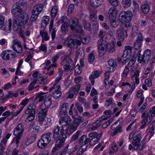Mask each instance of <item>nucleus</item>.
<instances>
[{"mask_svg": "<svg viewBox=\"0 0 155 155\" xmlns=\"http://www.w3.org/2000/svg\"><path fill=\"white\" fill-rule=\"evenodd\" d=\"M141 9L144 14H146L149 12L150 7L148 4H146L142 5L141 6Z\"/></svg>", "mask_w": 155, "mask_h": 155, "instance_id": "obj_37", "label": "nucleus"}, {"mask_svg": "<svg viewBox=\"0 0 155 155\" xmlns=\"http://www.w3.org/2000/svg\"><path fill=\"white\" fill-rule=\"evenodd\" d=\"M75 106L77 107V109H75L77 110H78L79 113H81L83 112V108L82 104H80L79 103L77 102L76 103Z\"/></svg>", "mask_w": 155, "mask_h": 155, "instance_id": "obj_50", "label": "nucleus"}, {"mask_svg": "<svg viewBox=\"0 0 155 155\" xmlns=\"http://www.w3.org/2000/svg\"><path fill=\"white\" fill-rule=\"evenodd\" d=\"M110 21L111 25L113 27L116 28L118 26V24L116 22V19L110 20Z\"/></svg>", "mask_w": 155, "mask_h": 155, "instance_id": "obj_62", "label": "nucleus"}, {"mask_svg": "<svg viewBox=\"0 0 155 155\" xmlns=\"http://www.w3.org/2000/svg\"><path fill=\"white\" fill-rule=\"evenodd\" d=\"M142 117L143 118L141 122V126L140 127L141 129L144 128L152 121V118L149 112L147 113V114L146 112H143L142 114Z\"/></svg>", "mask_w": 155, "mask_h": 155, "instance_id": "obj_15", "label": "nucleus"}, {"mask_svg": "<svg viewBox=\"0 0 155 155\" xmlns=\"http://www.w3.org/2000/svg\"><path fill=\"white\" fill-rule=\"evenodd\" d=\"M23 107H21V109H20L18 111L16 112L14 111L10 112V115H12L13 117H16L23 110Z\"/></svg>", "mask_w": 155, "mask_h": 155, "instance_id": "obj_58", "label": "nucleus"}, {"mask_svg": "<svg viewBox=\"0 0 155 155\" xmlns=\"http://www.w3.org/2000/svg\"><path fill=\"white\" fill-rule=\"evenodd\" d=\"M102 74V72L99 70H95L94 71L93 74H91L89 77V79L91 81L92 85H93L94 84V79L100 77Z\"/></svg>", "mask_w": 155, "mask_h": 155, "instance_id": "obj_17", "label": "nucleus"}, {"mask_svg": "<svg viewBox=\"0 0 155 155\" xmlns=\"http://www.w3.org/2000/svg\"><path fill=\"white\" fill-rule=\"evenodd\" d=\"M39 127L38 126H36L34 128L32 132V134L35 136H35H37V135L39 131Z\"/></svg>", "mask_w": 155, "mask_h": 155, "instance_id": "obj_61", "label": "nucleus"}, {"mask_svg": "<svg viewBox=\"0 0 155 155\" xmlns=\"http://www.w3.org/2000/svg\"><path fill=\"white\" fill-rule=\"evenodd\" d=\"M102 132H101L99 134H98L96 132H92L90 133L88 135V137L90 138L97 137H99L100 135L102 136Z\"/></svg>", "mask_w": 155, "mask_h": 155, "instance_id": "obj_48", "label": "nucleus"}, {"mask_svg": "<svg viewBox=\"0 0 155 155\" xmlns=\"http://www.w3.org/2000/svg\"><path fill=\"white\" fill-rule=\"evenodd\" d=\"M81 136L77 140V143L78 144L82 145L80 147V149L81 150V152L83 153L87 149L88 144L90 140V138L87 137V135L84 134Z\"/></svg>", "mask_w": 155, "mask_h": 155, "instance_id": "obj_10", "label": "nucleus"}, {"mask_svg": "<svg viewBox=\"0 0 155 155\" xmlns=\"http://www.w3.org/2000/svg\"><path fill=\"white\" fill-rule=\"evenodd\" d=\"M153 63L152 62L150 63L146 68L145 74L147 75L148 74L150 73V71H152L153 69Z\"/></svg>", "mask_w": 155, "mask_h": 155, "instance_id": "obj_43", "label": "nucleus"}, {"mask_svg": "<svg viewBox=\"0 0 155 155\" xmlns=\"http://www.w3.org/2000/svg\"><path fill=\"white\" fill-rule=\"evenodd\" d=\"M133 17L132 13L130 11H122L119 15V18L120 22L124 27L131 28L130 21Z\"/></svg>", "mask_w": 155, "mask_h": 155, "instance_id": "obj_5", "label": "nucleus"}, {"mask_svg": "<svg viewBox=\"0 0 155 155\" xmlns=\"http://www.w3.org/2000/svg\"><path fill=\"white\" fill-rule=\"evenodd\" d=\"M39 35L42 37V42L44 41H48L49 40L50 37L48 36V32L45 31V29H43L42 30H40Z\"/></svg>", "mask_w": 155, "mask_h": 155, "instance_id": "obj_23", "label": "nucleus"}, {"mask_svg": "<svg viewBox=\"0 0 155 155\" xmlns=\"http://www.w3.org/2000/svg\"><path fill=\"white\" fill-rule=\"evenodd\" d=\"M117 64V62L114 59H111L107 61V68L109 69L110 72H113L115 70Z\"/></svg>", "mask_w": 155, "mask_h": 155, "instance_id": "obj_16", "label": "nucleus"}, {"mask_svg": "<svg viewBox=\"0 0 155 155\" xmlns=\"http://www.w3.org/2000/svg\"><path fill=\"white\" fill-rule=\"evenodd\" d=\"M28 101V99L27 98H25L23 99L21 101L20 104L22 106L20 107V109H21L22 107H23L24 108V107L27 104Z\"/></svg>", "mask_w": 155, "mask_h": 155, "instance_id": "obj_56", "label": "nucleus"}, {"mask_svg": "<svg viewBox=\"0 0 155 155\" xmlns=\"http://www.w3.org/2000/svg\"><path fill=\"white\" fill-rule=\"evenodd\" d=\"M48 110L46 109L40 110L38 113V120L39 122L43 121L46 117Z\"/></svg>", "mask_w": 155, "mask_h": 155, "instance_id": "obj_19", "label": "nucleus"}, {"mask_svg": "<svg viewBox=\"0 0 155 155\" xmlns=\"http://www.w3.org/2000/svg\"><path fill=\"white\" fill-rule=\"evenodd\" d=\"M149 113L150 114L151 118L155 115V106L150 109Z\"/></svg>", "mask_w": 155, "mask_h": 155, "instance_id": "obj_59", "label": "nucleus"}, {"mask_svg": "<svg viewBox=\"0 0 155 155\" xmlns=\"http://www.w3.org/2000/svg\"><path fill=\"white\" fill-rule=\"evenodd\" d=\"M17 57L16 54L12 51L9 50L8 53H7V57H5L6 60L8 61L9 60H12L15 59Z\"/></svg>", "mask_w": 155, "mask_h": 155, "instance_id": "obj_33", "label": "nucleus"}, {"mask_svg": "<svg viewBox=\"0 0 155 155\" xmlns=\"http://www.w3.org/2000/svg\"><path fill=\"white\" fill-rule=\"evenodd\" d=\"M122 131V127L120 124L118 125L117 127L114 131L113 132H111V134L112 136H114L117 134L118 133H121Z\"/></svg>", "mask_w": 155, "mask_h": 155, "instance_id": "obj_36", "label": "nucleus"}, {"mask_svg": "<svg viewBox=\"0 0 155 155\" xmlns=\"http://www.w3.org/2000/svg\"><path fill=\"white\" fill-rule=\"evenodd\" d=\"M24 3L21 1L13 5L12 9V13L15 18L13 21L12 29L14 31L19 30L20 27H24L28 23L29 17L28 14L22 12L24 7Z\"/></svg>", "mask_w": 155, "mask_h": 155, "instance_id": "obj_1", "label": "nucleus"}, {"mask_svg": "<svg viewBox=\"0 0 155 155\" xmlns=\"http://www.w3.org/2000/svg\"><path fill=\"white\" fill-rule=\"evenodd\" d=\"M111 148L112 150L115 153L117 152L118 150V147L116 143L113 142L111 144Z\"/></svg>", "mask_w": 155, "mask_h": 155, "instance_id": "obj_51", "label": "nucleus"}, {"mask_svg": "<svg viewBox=\"0 0 155 155\" xmlns=\"http://www.w3.org/2000/svg\"><path fill=\"white\" fill-rule=\"evenodd\" d=\"M82 23L85 30L89 31H91V25L89 21L84 19L82 21Z\"/></svg>", "mask_w": 155, "mask_h": 155, "instance_id": "obj_25", "label": "nucleus"}, {"mask_svg": "<svg viewBox=\"0 0 155 155\" xmlns=\"http://www.w3.org/2000/svg\"><path fill=\"white\" fill-rule=\"evenodd\" d=\"M103 0H90L91 6L93 8H96L101 5Z\"/></svg>", "mask_w": 155, "mask_h": 155, "instance_id": "obj_24", "label": "nucleus"}, {"mask_svg": "<svg viewBox=\"0 0 155 155\" xmlns=\"http://www.w3.org/2000/svg\"><path fill=\"white\" fill-rule=\"evenodd\" d=\"M141 49H140L136 54V52H135L132 56V58L128 63L129 67H131L135 63L137 58V61L139 63H146L148 62L150 59L151 56V51L150 49H147L143 52V54L141 55Z\"/></svg>", "mask_w": 155, "mask_h": 155, "instance_id": "obj_3", "label": "nucleus"}, {"mask_svg": "<svg viewBox=\"0 0 155 155\" xmlns=\"http://www.w3.org/2000/svg\"><path fill=\"white\" fill-rule=\"evenodd\" d=\"M69 26V23L68 22H64L61 25V31L63 33L66 34L67 32L68 31V27Z\"/></svg>", "mask_w": 155, "mask_h": 155, "instance_id": "obj_27", "label": "nucleus"}, {"mask_svg": "<svg viewBox=\"0 0 155 155\" xmlns=\"http://www.w3.org/2000/svg\"><path fill=\"white\" fill-rule=\"evenodd\" d=\"M33 104H30L25 111V114L28 115L25 120L27 123L33 120L35 118V110L33 108Z\"/></svg>", "mask_w": 155, "mask_h": 155, "instance_id": "obj_11", "label": "nucleus"}, {"mask_svg": "<svg viewBox=\"0 0 155 155\" xmlns=\"http://www.w3.org/2000/svg\"><path fill=\"white\" fill-rule=\"evenodd\" d=\"M61 86L58 85L56 86V88L54 90L51 95L53 98L55 99H58L59 98L61 95L62 93L61 91Z\"/></svg>", "mask_w": 155, "mask_h": 155, "instance_id": "obj_20", "label": "nucleus"}, {"mask_svg": "<svg viewBox=\"0 0 155 155\" xmlns=\"http://www.w3.org/2000/svg\"><path fill=\"white\" fill-rule=\"evenodd\" d=\"M115 45L114 42L107 43L106 41L99 40L97 42L98 51L100 55H103L106 51L109 53H113L115 51Z\"/></svg>", "mask_w": 155, "mask_h": 155, "instance_id": "obj_4", "label": "nucleus"}, {"mask_svg": "<svg viewBox=\"0 0 155 155\" xmlns=\"http://www.w3.org/2000/svg\"><path fill=\"white\" fill-rule=\"evenodd\" d=\"M105 31L103 29H101L98 35V37L100 38V40L102 39L103 41H105L103 38L105 34Z\"/></svg>", "mask_w": 155, "mask_h": 155, "instance_id": "obj_55", "label": "nucleus"}, {"mask_svg": "<svg viewBox=\"0 0 155 155\" xmlns=\"http://www.w3.org/2000/svg\"><path fill=\"white\" fill-rule=\"evenodd\" d=\"M9 52V51H2V53L0 54L1 57L5 60H6V57H7V53H8Z\"/></svg>", "mask_w": 155, "mask_h": 155, "instance_id": "obj_57", "label": "nucleus"}, {"mask_svg": "<svg viewBox=\"0 0 155 155\" xmlns=\"http://www.w3.org/2000/svg\"><path fill=\"white\" fill-rule=\"evenodd\" d=\"M58 82H57L56 81V80H55V81L53 85L51 87H50L49 89V91L50 92H52L56 88V86L57 85Z\"/></svg>", "mask_w": 155, "mask_h": 155, "instance_id": "obj_63", "label": "nucleus"}, {"mask_svg": "<svg viewBox=\"0 0 155 155\" xmlns=\"http://www.w3.org/2000/svg\"><path fill=\"white\" fill-rule=\"evenodd\" d=\"M43 8L44 5L42 4H40L36 5L32 11V15L30 19L32 21L35 20L43 10Z\"/></svg>", "mask_w": 155, "mask_h": 155, "instance_id": "obj_14", "label": "nucleus"}, {"mask_svg": "<svg viewBox=\"0 0 155 155\" xmlns=\"http://www.w3.org/2000/svg\"><path fill=\"white\" fill-rule=\"evenodd\" d=\"M109 3L114 7H117L119 2L117 0H109Z\"/></svg>", "mask_w": 155, "mask_h": 155, "instance_id": "obj_53", "label": "nucleus"}, {"mask_svg": "<svg viewBox=\"0 0 155 155\" xmlns=\"http://www.w3.org/2000/svg\"><path fill=\"white\" fill-rule=\"evenodd\" d=\"M141 134L138 133L136 136L133 137V145L134 146V150H136L137 149L138 145L140 143Z\"/></svg>", "mask_w": 155, "mask_h": 155, "instance_id": "obj_18", "label": "nucleus"}, {"mask_svg": "<svg viewBox=\"0 0 155 155\" xmlns=\"http://www.w3.org/2000/svg\"><path fill=\"white\" fill-rule=\"evenodd\" d=\"M81 131H78L76 133H74L72 136L70 140L71 143H73L76 140H77L79 137L81 136Z\"/></svg>", "mask_w": 155, "mask_h": 155, "instance_id": "obj_31", "label": "nucleus"}, {"mask_svg": "<svg viewBox=\"0 0 155 155\" xmlns=\"http://www.w3.org/2000/svg\"><path fill=\"white\" fill-rule=\"evenodd\" d=\"M24 129L22 128L21 124H18L14 129L13 134L16 137L13 138L10 144V147H13V146H15L18 147Z\"/></svg>", "mask_w": 155, "mask_h": 155, "instance_id": "obj_6", "label": "nucleus"}, {"mask_svg": "<svg viewBox=\"0 0 155 155\" xmlns=\"http://www.w3.org/2000/svg\"><path fill=\"white\" fill-rule=\"evenodd\" d=\"M53 135L52 134L49 132L46 134L42 135L41 137V138L44 141L47 143L48 144L51 140V138Z\"/></svg>", "mask_w": 155, "mask_h": 155, "instance_id": "obj_22", "label": "nucleus"}, {"mask_svg": "<svg viewBox=\"0 0 155 155\" xmlns=\"http://www.w3.org/2000/svg\"><path fill=\"white\" fill-rule=\"evenodd\" d=\"M12 48L13 50L17 53H21L23 49L21 44H20V46H19V47H18V45L15 47L14 46H12Z\"/></svg>", "mask_w": 155, "mask_h": 155, "instance_id": "obj_42", "label": "nucleus"}, {"mask_svg": "<svg viewBox=\"0 0 155 155\" xmlns=\"http://www.w3.org/2000/svg\"><path fill=\"white\" fill-rule=\"evenodd\" d=\"M102 137L101 135H100L99 137H93L89 141V144L91 146H93L98 143L99 140H100L101 137Z\"/></svg>", "mask_w": 155, "mask_h": 155, "instance_id": "obj_34", "label": "nucleus"}, {"mask_svg": "<svg viewBox=\"0 0 155 155\" xmlns=\"http://www.w3.org/2000/svg\"><path fill=\"white\" fill-rule=\"evenodd\" d=\"M49 20V17L45 16L43 17V19L41 21V26L42 29H45Z\"/></svg>", "mask_w": 155, "mask_h": 155, "instance_id": "obj_28", "label": "nucleus"}, {"mask_svg": "<svg viewBox=\"0 0 155 155\" xmlns=\"http://www.w3.org/2000/svg\"><path fill=\"white\" fill-rule=\"evenodd\" d=\"M78 20L76 18H74L72 21V24L70 25L71 29L72 30H74L75 29V26H77L78 24Z\"/></svg>", "mask_w": 155, "mask_h": 155, "instance_id": "obj_39", "label": "nucleus"}, {"mask_svg": "<svg viewBox=\"0 0 155 155\" xmlns=\"http://www.w3.org/2000/svg\"><path fill=\"white\" fill-rule=\"evenodd\" d=\"M45 94V93L42 91H41L38 93L37 94H36L35 100H37V99L39 98L38 101L39 102H41L43 101L44 100H45V98L46 95L44 96H43Z\"/></svg>", "mask_w": 155, "mask_h": 155, "instance_id": "obj_30", "label": "nucleus"}, {"mask_svg": "<svg viewBox=\"0 0 155 155\" xmlns=\"http://www.w3.org/2000/svg\"><path fill=\"white\" fill-rule=\"evenodd\" d=\"M37 82V79H34V80L31 82L28 87V90L29 91H31L34 89L36 88L37 86L35 87V85L36 84Z\"/></svg>", "mask_w": 155, "mask_h": 155, "instance_id": "obj_44", "label": "nucleus"}, {"mask_svg": "<svg viewBox=\"0 0 155 155\" xmlns=\"http://www.w3.org/2000/svg\"><path fill=\"white\" fill-rule=\"evenodd\" d=\"M58 13L57 7V6H53L51 11V18H54L55 17V16Z\"/></svg>", "mask_w": 155, "mask_h": 155, "instance_id": "obj_46", "label": "nucleus"}, {"mask_svg": "<svg viewBox=\"0 0 155 155\" xmlns=\"http://www.w3.org/2000/svg\"><path fill=\"white\" fill-rule=\"evenodd\" d=\"M143 34L141 33H139V36L137 38V39L135 41V44H139V45H142L143 42Z\"/></svg>", "mask_w": 155, "mask_h": 155, "instance_id": "obj_40", "label": "nucleus"}, {"mask_svg": "<svg viewBox=\"0 0 155 155\" xmlns=\"http://www.w3.org/2000/svg\"><path fill=\"white\" fill-rule=\"evenodd\" d=\"M129 71V68H126V67H125V69L124 70L122 73L121 74L122 77H126L127 75V74Z\"/></svg>", "mask_w": 155, "mask_h": 155, "instance_id": "obj_60", "label": "nucleus"}, {"mask_svg": "<svg viewBox=\"0 0 155 155\" xmlns=\"http://www.w3.org/2000/svg\"><path fill=\"white\" fill-rule=\"evenodd\" d=\"M114 119V117H111L108 120L102 124V127L103 128H107L111 123Z\"/></svg>", "mask_w": 155, "mask_h": 155, "instance_id": "obj_45", "label": "nucleus"}, {"mask_svg": "<svg viewBox=\"0 0 155 155\" xmlns=\"http://www.w3.org/2000/svg\"><path fill=\"white\" fill-rule=\"evenodd\" d=\"M97 15L95 12H92L90 15V19L92 21H94L97 20Z\"/></svg>", "mask_w": 155, "mask_h": 155, "instance_id": "obj_54", "label": "nucleus"}, {"mask_svg": "<svg viewBox=\"0 0 155 155\" xmlns=\"http://www.w3.org/2000/svg\"><path fill=\"white\" fill-rule=\"evenodd\" d=\"M82 69L80 65L77 64L76 66L74 69V72L78 74H80L82 72Z\"/></svg>", "mask_w": 155, "mask_h": 155, "instance_id": "obj_52", "label": "nucleus"}, {"mask_svg": "<svg viewBox=\"0 0 155 155\" xmlns=\"http://www.w3.org/2000/svg\"><path fill=\"white\" fill-rule=\"evenodd\" d=\"M51 118H47L45 121H43V124L46 127H48L51 125Z\"/></svg>", "mask_w": 155, "mask_h": 155, "instance_id": "obj_47", "label": "nucleus"}, {"mask_svg": "<svg viewBox=\"0 0 155 155\" xmlns=\"http://www.w3.org/2000/svg\"><path fill=\"white\" fill-rule=\"evenodd\" d=\"M95 55L94 54L92 53L89 54L88 56V61L89 62L92 63L95 59Z\"/></svg>", "mask_w": 155, "mask_h": 155, "instance_id": "obj_49", "label": "nucleus"}, {"mask_svg": "<svg viewBox=\"0 0 155 155\" xmlns=\"http://www.w3.org/2000/svg\"><path fill=\"white\" fill-rule=\"evenodd\" d=\"M48 144L47 143L41 138L38 141L37 146L40 148L42 149L45 147Z\"/></svg>", "mask_w": 155, "mask_h": 155, "instance_id": "obj_35", "label": "nucleus"}, {"mask_svg": "<svg viewBox=\"0 0 155 155\" xmlns=\"http://www.w3.org/2000/svg\"><path fill=\"white\" fill-rule=\"evenodd\" d=\"M69 104L68 103H65L62 105L59 112L60 124L64 122L67 124H68V122L71 121V118L68 116L67 111L69 108Z\"/></svg>", "mask_w": 155, "mask_h": 155, "instance_id": "obj_7", "label": "nucleus"}, {"mask_svg": "<svg viewBox=\"0 0 155 155\" xmlns=\"http://www.w3.org/2000/svg\"><path fill=\"white\" fill-rule=\"evenodd\" d=\"M61 65L71 64V66H73L74 65V61L72 59L67 57H64L61 62Z\"/></svg>", "mask_w": 155, "mask_h": 155, "instance_id": "obj_26", "label": "nucleus"}, {"mask_svg": "<svg viewBox=\"0 0 155 155\" xmlns=\"http://www.w3.org/2000/svg\"><path fill=\"white\" fill-rule=\"evenodd\" d=\"M74 128V127L69 125L65 129V134L63 127L61 128L58 125L55 127L53 130V138L56 140L55 146L52 149L54 155H58L56 152L58 150L57 148H61L64 145L67 135L70 136L76 130Z\"/></svg>", "mask_w": 155, "mask_h": 155, "instance_id": "obj_2", "label": "nucleus"}, {"mask_svg": "<svg viewBox=\"0 0 155 155\" xmlns=\"http://www.w3.org/2000/svg\"><path fill=\"white\" fill-rule=\"evenodd\" d=\"M81 44V42L80 40L73 39L71 36L68 37L63 43L64 46L73 48H77Z\"/></svg>", "mask_w": 155, "mask_h": 155, "instance_id": "obj_9", "label": "nucleus"}, {"mask_svg": "<svg viewBox=\"0 0 155 155\" xmlns=\"http://www.w3.org/2000/svg\"><path fill=\"white\" fill-rule=\"evenodd\" d=\"M132 49L133 47L131 46H125L122 56L121 58H117V61L119 62L122 61V63L124 64L127 63L131 58H132Z\"/></svg>", "mask_w": 155, "mask_h": 155, "instance_id": "obj_8", "label": "nucleus"}, {"mask_svg": "<svg viewBox=\"0 0 155 155\" xmlns=\"http://www.w3.org/2000/svg\"><path fill=\"white\" fill-rule=\"evenodd\" d=\"M81 87L80 84H78L71 87L69 91L71 92H72L75 94H77L78 93V91L80 90Z\"/></svg>", "mask_w": 155, "mask_h": 155, "instance_id": "obj_32", "label": "nucleus"}, {"mask_svg": "<svg viewBox=\"0 0 155 155\" xmlns=\"http://www.w3.org/2000/svg\"><path fill=\"white\" fill-rule=\"evenodd\" d=\"M36 137V136H35H35L32 134L30 137L27 139L25 142V144L26 146H28L29 144L32 143L35 140Z\"/></svg>", "mask_w": 155, "mask_h": 155, "instance_id": "obj_38", "label": "nucleus"}, {"mask_svg": "<svg viewBox=\"0 0 155 155\" xmlns=\"http://www.w3.org/2000/svg\"><path fill=\"white\" fill-rule=\"evenodd\" d=\"M58 82H57L56 81V80H55V81L53 85L51 87H50L49 89V91L50 92H52L56 88V86L57 85Z\"/></svg>", "mask_w": 155, "mask_h": 155, "instance_id": "obj_64", "label": "nucleus"}, {"mask_svg": "<svg viewBox=\"0 0 155 155\" xmlns=\"http://www.w3.org/2000/svg\"><path fill=\"white\" fill-rule=\"evenodd\" d=\"M117 11L116 8H110L108 11V15L109 20L116 19Z\"/></svg>", "mask_w": 155, "mask_h": 155, "instance_id": "obj_21", "label": "nucleus"}, {"mask_svg": "<svg viewBox=\"0 0 155 155\" xmlns=\"http://www.w3.org/2000/svg\"><path fill=\"white\" fill-rule=\"evenodd\" d=\"M131 0H122V4L123 7L125 8H127L130 7L131 5Z\"/></svg>", "mask_w": 155, "mask_h": 155, "instance_id": "obj_41", "label": "nucleus"}, {"mask_svg": "<svg viewBox=\"0 0 155 155\" xmlns=\"http://www.w3.org/2000/svg\"><path fill=\"white\" fill-rule=\"evenodd\" d=\"M51 95L49 94L48 96L46 95L44 101V104L46 107H49L51 104Z\"/></svg>", "mask_w": 155, "mask_h": 155, "instance_id": "obj_29", "label": "nucleus"}, {"mask_svg": "<svg viewBox=\"0 0 155 155\" xmlns=\"http://www.w3.org/2000/svg\"><path fill=\"white\" fill-rule=\"evenodd\" d=\"M74 112L75 113V115H72V117L75 120L73 121V124L70 123L69 125L71 127H74V129L76 130L77 127L84 120V118L81 116H79L78 115V113L77 110H74ZM71 122H69L70 123Z\"/></svg>", "mask_w": 155, "mask_h": 155, "instance_id": "obj_13", "label": "nucleus"}, {"mask_svg": "<svg viewBox=\"0 0 155 155\" xmlns=\"http://www.w3.org/2000/svg\"><path fill=\"white\" fill-rule=\"evenodd\" d=\"M131 28H129L127 27H124L123 26L122 28L117 31V37L119 40L123 41H124L125 37L128 36L127 32L131 29Z\"/></svg>", "mask_w": 155, "mask_h": 155, "instance_id": "obj_12", "label": "nucleus"}]
</instances>
